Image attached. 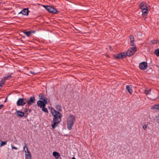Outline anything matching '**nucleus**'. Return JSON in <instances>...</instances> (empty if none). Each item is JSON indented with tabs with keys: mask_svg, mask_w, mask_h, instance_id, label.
<instances>
[{
	"mask_svg": "<svg viewBox=\"0 0 159 159\" xmlns=\"http://www.w3.org/2000/svg\"><path fill=\"white\" fill-rule=\"evenodd\" d=\"M51 111L54 116L53 121L52 122L51 126L53 129H54L58 126V124L61 121L62 115L60 112L53 108L51 109Z\"/></svg>",
	"mask_w": 159,
	"mask_h": 159,
	"instance_id": "f257e3e1",
	"label": "nucleus"
},
{
	"mask_svg": "<svg viewBox=\"0 0 159 159\" xmlns=\"http://www.w3.org/2000/svg\"><path fill=\"white\" fill-rule=\"evenodd\" d=\"M75 117L73 115L70 114L69 116L66 121L67 127L68 129L70 130L71 129L75 121Z\"/></svg>",
	"mask_w": 159,
	"mask_h": 159,
	"instance_id": "f03ea898",
	"label": "nucleus"
},
{
	"mask_svg": "<svg viewBox=\"0 0 159 159\" xmlns=\"http://www.w3.org/2000/svg\"><path fill=\"white\" fill-rule=\"evenodd\" d=\"M140 7L142 10L143 16L145 17L147 16L148 11L146 4L144 2H143L140 5Z\"/></svg>",
	"mask_w": 159,
	"mask_h": 159,
	"instance_id": "7ed1b4c3",
	"label": "nucleus"
},
{
	"mask_svg": "<svg viewBox=\"0 0 159 159\" xmlns=\"http://www.w3.org/2000/svg\"><path fill=\"white\" fill-rule=\"evenodd\" d=\"M43 7L47 11L53 14H57V11L56 9L50 6L43 5Z\"/></svg>",
	"mask_w": 159,
	"mask_h": 159,
	"instance_id": "20e7f679",
	"label": "nucleus"
},
{
	"mask_svg": "<svg viewBox=\"0 0 159 159\" xmlns=\"http://www.w3.org/2000/svg\"><path fill=\"white\" fill-rule=\"evenodd\" d=\"M23 149L25 152V159H31V155L30 152L28 150V148L26 146H25L23 147Z\"/></svg>",
	"mask_w": 159,
	"mask_h": 159,
	"instance_id": "39448f33",
	"label": "nucleus"
},
{
	"mask_svg": "<svg viewBox=\"0 0 159 159\" xmlns=\"http://www.w3.org/2000/svg\"><path fill=\"white\" fill-rule=\"evenodd\" d=\"M128 49L125 54L126 56H131L133 55L136 51V48L134 46Z\"/></svg>",
	"mask_w": 159,
	"mask_h": 159,
	"instance_id": "423d86ee",
	"label": "nucleus"
},
{
	"mask_svg": "<svg viewBox=\"0 0 159 159\" xmlns=\"http://www.w3.org/2000/svg\"><path fill=\"white\" fill-rule=\"evenodd\" d=\"M27 102L26 98H19L17 100L16 104L18 106L25 105Z\"/></svg>",
	"mask_w": 159,
	"mask_h": 159,
	"instance_id": "0eeeda50",
	"label": "nucleus"
},
{
	"mask_svg": "<svg viewBox=\"0 0 159 159\" xmlns=\"http://www.w3.org/2000/svg\"><path fill=\"white\" fill-rule=\"evenodd\" d=\"M126 57V54L125 52L121 53L114 56L115 58L117 59H123L125 58Z\"/></svg>",
	"mask_w": 159,
	"mask_h": 159,
	"instance_id": "6e6552de",
	"label": "nucleus"
},
{
	"mask_svg": "<svg viewBox=\"0 0 159 159\" xmlns=\"http://www.w3.org/2000/svg\"><path fill=\"white\" fill-rule=\"evenodd\" d=\"M140 68L143 70H146L148 67V65L146 62H143L141 63L139 65Z\"/></svg>",
	"mask_w": 159,
	"mask_h": 159,
	"instance_id": "1a4fd4ad",
	"label": "nucleus"
},
{
	"mask_svg": "<svg viewBox=\"0 0 159 159\" xmlns=\"http://www.w3.org/2000/svg\"><path fill=\"white\" fill-rule=\"evenodd\" d=\"M35 98L33 96L31 97L29 100L27 102V105H30L35 102Z\"/></svg>",
	"mask_w": 159,
	"mask_h": 159,
	"instance_id": "9d476101",
	"label": "nucleus"
},
{
	"mask_svg": "<svg viewBox=\"0 0 159 159\" xmlns=\"http://www.w3.org/2000/svg\"><path fill=\"white\" fill-rule=\"evenodd\" d=\"M39 97L40 100L43 101L45 103H47V98L45 97L43 94L40 93L39 95Z\"/></svg>",
	"mask_w": 159,
	"mask_h": 159,
	"instance_id": "9b49d317",
	"label": "nucleus"
},
{
	"mask_svg": "<svg viewBox=\"0 0 159 159\" xmlns=\"http://www.w3.org/2000/svg\"><path fill=\"white\" fill-rule=\"evenodd\" d=\"M47 103H45L43 101H42L41 100H39L37 102V104L39 107H44L46 104Z\"/></svg>",
	"mask_w": 159,
	"mask_h": 159,
	"instance_id": "f8f14e48",
	"label": "nucleus"
},
{
	"mask_svg": "<svg viewBox=\"0 0 159 159\" xmlns=\"http://www.w3.org/2000/svg\"><path fill=\"white\" fill-rule=\"evenodd\" d=\"M22 14L23 15L25 16H28L29 12L27 8H25L20 12L19 14Z\"/></svg>",
	"mask_w": 159,
	"mask_h": 159,
	"instance_id": "ddd939ff",
	"label": "nucleus"
},
{
	"mask_svg": "<svg viewBox=\"0 0 159 159\" xmlns=\"http://www.w3.org/2000/svg\"><path fill=\"white\" fill-rule=\"evenodd\" d=\"M130 41L131 46H135V44L134 43V38L133 35L130 36Z\"/></svg>",
	"mask_w": 159,
	"mask_h": 159,
	"instance_id": "4468645a",
	"label": "nucleus"
},
{
	"mask_svg": "<svg viewBox=\"0 0 159 159\" xmlns=\"http://www.w3.org/2000/svg\"><path fill=\"white\" fill-rule=\"evenodd\" d=\"M35 31H29L24 32V33L25 35L28 37H29L31 34L34 33Z\"/></svg>",
	"mask_w": 159,
	"mask_h": 159,
	"instance_id": "2eb2a0df",
	"label": "nucleus"
},
{
	"mask_svg": "<svg viewBox=\"0 0 159 159\" xmlns=\"http://www.w3.org/2000/svg\"><path fill=\"white\" fill-rule=\"evenodd\" d=\"M52 155L55 157L56 159H58L60 156V154L58 152L55 151L53 152Z\"/></svg>",
	"mask_w": 159,
	"mask_h": 159,
	"instance_id": "dca6fc26",
	"label": "nucleus"
},
{
	"mask_svg": "<svg viewBox=\"0 0 159 159\" xmlns=\"http://www.w3.org/2000/svg\"><path fill=\"white\" fill-rule=\"evenodd\" d=\"M126 89L128 90L130 94H132L133 93V90L132 89V88L129 85H127L126 87Z\"/></svg>",
	"mask_w": 159,
	"mask_h": 159,
	"instance_id": "f3484780",
	"label": "nucleus"
},
{
	"mask_svg": "<svg viewBox=\"0 0 159 159\" xmlns=\"http://www.w3.org/2000/svg\"><path fill=\"white\" fill-rule=\"evenodd\" d=\"M16 112L17 115L18 116L22 117L24 116L25 114L23 112L21 111H17Z\"/></svg>",
	"mask_w": 159,
	"mask_h": 159,
	"instance_id": "a211bd4d",
	"label": "nucleus"
},
{
	"mask_svg": "<svg viewBox=\"0 0 159 159\" xmlns=\"http://www.w3.org/2000/svg\"><path fill=\"white\" fill-rule=\"evenodd\" d=\"M56 109L58 111H61V107L59 105H57L56 106Z\"/></svg>",
	"mask_w": 159,
	"mask_h": 159,
	"instance_id": "6ab92c4d",
	"label": "nucleus"
},
{
	"mask_svg": "<svg viewBox=\"0 0 159 159\" xmlns=\"http://www.w3.org/2000/svg\"><path fill=\"white\" fill-rule=\"evenodd\" d=\"M154 53L157 57H159V48L156 49L155 50Z\"/></svg>",
	"mask_w": 159,
	"mask_h": 159,
	"instance_id": "aec40b11",
	"label": "nucleus"
},
{
	"mask_svg": "<svg viewBox=\"0 0 159 159\" xmlns=\"http://www.w3.org/2000/svg\"><path fill=\"white\" fill-rule=\"evenodd\" d=\"M12 77L11 75H9L7 76H5L3 78V79L5 80V81H6L7 80L10 79L12 78Z\"/></svg>",
	"mask_w": 159,
	"mask_h": 159,
	"instance_id": "412c9836",
	"label": "nucleus"
},
{
	"mask_svg": "<svg viewBox=\"0 0 159 159\" xmlns=\"http://www.w3.org/2000/svg\"><path fill=\"white\" fill-rule=\"evenodd\" d=\"M152 108L154 109H157V110H159V104L155 105L152 106Z\"/></svg>",
	"mask_w": 159,
	"mask_h": 159,
	"instance_id": "4be33fe9",
	"label": "nucleus"
},
{
	"mask_svg": "<svg viewBox=\"0 0 159 159\" xmlns=\"http://www.w3.org/2000/svg\"><path fill=\"white\" fill-rule=\"evenodd\" d=\"M7 144V142L6 141H2L0 143V147H2L4 145Z\"/></svg>",
	"mask_w": 159,
	"mask_h": 159,
	"instance_id": "5701e85b",
	"label": "nucleus"
},
{
	"mask_svg": "<svg viewBox=\"0 0 159 159\" xmlns=\"http://www.w3.org/2000/svg\"><path fill=\"white\" fill-rule=\"evenodd\" d=\"M5 81H6L2 79L0 81V85L2 86L4 85Z\"/></svg>",
	"mask_w": 159,
	"mask_h": 159,
	"instance_id": "b1692460",
	"label": "nucleus"
},
{
	"mask_svg": "<svg viewBox=\"0 0 159 159\" xmlns=\"http://www.w3.org/2000/svg\"><path fill=\"white\" fill-rule=\"evenodd\" d=\"M150 91H151V89H149L148 90H145L144 93L146 95H147L148 94H150Z\"/></svg>",
	"mask_w": 159,
	"mask_h": 159,
	"instance_id": "393cba45",
	"label": "nucleus"
},
{
	"mask_svg": "<svg viewBox=\"0 0 159 159\" xmlns=\"http://www.w3.org/2000/svg\"><path fill=\"white\" fill-rule=\"evenodd\" d=\"M42 108V110H43V111L46 112H48V110L47 108L45 107H43Z\"/></svg>",
	"mask_w": 159,
	"mask_h": 159,
	"instance_id": "a878e982",
	"label": "nucleus"
},
{
	"mask_svg": "<svg viewBox=\"0 0 159 159\" xmlns=\"http://www.w3.org/2000/svg\"><path fill=\"white\" fill-rule=\"evenodd\" d=\"M157 40H152L151 41V43L153 44H155V43H157Z\"/></svg>",
	"mask_w": 159,
	"mask_h": 159,
	"instance_id": "bb28decb",
	"label": "nucleus"
},
{
	"mask_svg": "<svg viewBox=\"0 0 159 159\" xmlns=\"http://www.w3.org/2000/svg\"><path fill=\"white\" fill-rule=\"evenodd\" d=\"M11 148L12 149H14L15 150H17L18 149V148H16V147L13 146L12 144L11 145Z\"/></svg>",
	"mask_w": 159,
	"mask_h": 159,
	"instance_id": "cd10ccee",
	"label": "nucleus"
},
{
	"mask_svg": "<svg viewBox=\"0 0 159 159\" xmlns=\"http://www.w3.org/2000/svg\"><path fill=\"white\" fill-rule=\"evenodd\" d=\"M147 127V125H144L143 126V128L144 129H146Z\"/></svg>",
	"mask_w": 159,
	"mask_h": 159,
	"instance_id": "c85d7f7f",
	"label": "nucleus"
},
{
	"mask_svg": "<svg viewBox=\"0 0 159 159\" xmlns=\"http://www.w3.org/2000/svg\"><path fill=\"white\" fill-rule=\"evenodd\" d=\"M30 73L31 74H33V75H36V73H35V72H33V71H30Z\"/></svg>",
	"mask_w": 159,
	"mask_h": 159,
	"instance_id": "c756f323",
	"label": "nucleus"
},
{
	"mask_svg": "<svg viewBox=\"0 0 159 159\" xmlns=\"http://www.w3.org/2000/svg\"><path fill=\"white\" fill-rule=\"evenodd\" d=\"M28 111V110L26 108H25L24 109V111L26 113Z\"/></svg>",
	"mask_w": 159,
	"mask_h": 159,
	"instance_id": "7c9ffc66",
	"label": "nucleus"
},
{
	"mask_svg": "<svg viewBox=\"0 0 159 159\" xmlns=\"http://www.w3.org/2000/svg\"><path fill=\"white\" fill-rule=\"evenodd\" d=\"M3 105H0V110L3 107Z\"/></svg>",
	"mask_w": 159,
	"mask_h": 159,
	"instance_id": "2f4dec72",
	"label": "nucleus"
},
{
	"mask_svg": "<svg viewBox=\"0 0 159 159\" xmlns=\"http://www.w3.org/2000/svg\"><path fill=\"white\" fill-rule=\"evenodd\" d=\"M2 87L1 85H0V90L1 89Z\"/></svg>",
	"mask_w": 159,
	"mask_h": 159,
	"instance_id": "473e14b6",
	"label": "nucleus"
},
{
	"mask_svg": "<svg viewBox=\"0 0 159 159\" xmlns=\"http://www.w3.org/2000/svg\"><path fill=\"white\" fill-rule=\"evenodd\" d=\"M71 159H76L75 157H73Z\"/></svg>",
	"mask_w": 159,
	"mask_h": 159,
	"instance_id": "72a5a7b5",
	"label": "nucleus"
},
{
	"mask_svg": "<svg viewBox=\"0 0 159 159\" xmlns=\"http://www.w3.org/2000/svg\"><path fill=\"white\" fill-rule=\"evenodd\" d=\"M29 112L30 113V110H29Z\"/></svg>",
	"mask_w": 159,
	"mask_h": 159,
	"instance_id": "f704fd0d",
	"label": "nucleus"
},
{
	"mask_svg": "<svg viewBox=\"0 0 159 159\" xmlns=\"http://www.w3.org/2000/svg\"><path fill=\"white\" fill-rule=\"evenodd\" d=\"M1 51V50L0 49V52Z\"/></svg>",
	"mask_w": 159,
	"mask_h": 159,
	"instance_id": "c9c22d12",
	"label": "nucleus"
}]
</instances>
